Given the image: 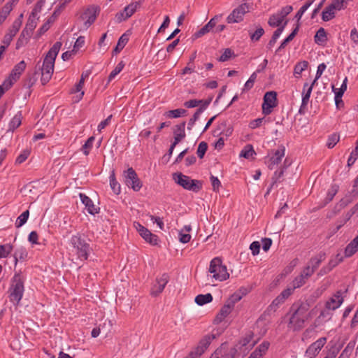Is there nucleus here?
<instances>
[{
  "label": "nucleus",
  "instance_id": "obj_1",
  "mask_svg": "<svg viewBox=\"0 0 358 358\" xmlns=\"http://www.w3.org/2000/svg\"><path fill=\"white\" fill-rule=\"evenodd\" d=\"M62 43L56 42L46 54L42 66L38 65V70L41 71V81L43 85H45L51 79L53 71L56 57L62 47Z\"/></svg>",
  "mask_w": 358,
  "mask_h": 358
},
{
  "label": "nucleus",
  "instance_id": "obj_2",
  "mask_svg": "<svg viewBox=\"0 0 358 358\" xmlns=\"http://www.w3.org/2000/svg\"><path fill=\"white\" fill-rule=\"evenodd\" d=\"M309 305L307 303L293 304L290 311L292 313L289 318L288 327L293 331H299L304 327L306 320L308 319Z\"/></svg>",
  "mask_w": 358,
  "mask_h": 358
},
{
  "label": "nucleus",
  "instance_id": "obj_3",
  "mask_svg": "<svg viewBox=\"0 0 358 358\" xmlns=\"http://www.w3.org/2000/svg\"><path fill=\"white\" fill-rule=\"evenodd\" d=\"M69 256L72 261L86 260L90 252V245L80 236H73L71 239Z\"/></svg>",
  "mask_w": 358,
  "mask_h": 358
},
{
  "label": "nucleus",
  "instance_id": "obj_4",
  "mask_svg": "<svg viewBox=\"0 0 358 358\" xmlns=\"http://www.w3.org/2000/svg\"><path fill=\"white\" fill-rule=\"evenodd\" d=\"M172 178L176 184L181 186L185 189L196 193L202 188V182L200 180L192 179L190 177L180 172L173 173Z\"/></svg>",
  "mask_w": 358,
  "mask_h": 358
},
{
  "label": "nucleus",
  "instance_id": "obj_5",
  "mask_svg": "<svg viewBox=\"0 0 358 358\" xmlns=\"http://www.w3.org/2000/svg\"><path fill=\"white\" fill-rule=\"evenodd\" d=\"M209 272L213 274V278L216 280L223 281L229 277L227 267L222 265L220 258L213 259L210 263Z\"/></svg>",
  "mask_w": 358,
  "mask_h": 358
},
{
  "label": "nucleus",
  "instance_id": "obj_6",
  "mask_svg": "<svg viewBox=\"0 0 358 358\" xmlns=\"http://www.w3.org/2000/svg\"><path fill=\"white\" fill-rule=\"evenodd\" d=\"M13 282L10 288V299L17 304L20 301L24 292V283L19 273L15 274Z\"/></svg>",
  "mask_w": 358,
  "mask_h": 358
},
{
  "label": "nucleus",
  "instance_id": "obj_7",
  "mask_svg": "<svg viewBox=\"0 0 358 358\" xmlns=\"http://www.w3.org/2000/svg\"><path fill=\"white\" fill-rule=\"evenodd\" d=\"M36 25L37 22L36 19L28 18L26 26L16 42V49H19L27 43Z\"/></svg>",
  "mask_w": 358,
  "mask_h": 358
},
{
  "label": "nucleus",
  "instance_id": "obj_8",
  "mask_svg": "<svg viewBox=\"0 0 358 358\" xmlns=\"http://www.w3.org/2000/svg\"><path fill=\"white\" fill-rule=\"evenodd\" d=\"M124 182L134 191L138 192L142 187V182L138 178L136 171L133 168H129L124 171Z\"/></svg>",
  "mask_w": 358,
  "mask_h": 358
},
{
  "label": "nucleus",
  "instance_id": "obj_9",
  "mask_svg": "<svg viewBox=\"0 0 358 358\" xmlns=\"http://www.w3.org/2000/svg\"><path fill=\"white\" fill-rule=\"evenodd\" d=\"M277 106V93L274 91L267 92L264 96L262 103V113L268 115L272 113V110Z\"/></svg>",
  "mask_w": 358,
  "mask_h": 358
},
{
  "label": "nucleus",
  "instance_id": "obj_10",
  "mask_svg": "<svg viewBox=\"0 0 358 358\" xmlns=\"http://www.w3.org/2000/svg\"><path fill=\"white\" fill-rule=\"evenodd\" d=\"M250 7V4L248 3H243L241 4L238 8H235L227 17V22L235 23L242 21L244 15L249 12Z\"/></svg>",
  "mask_w": 358,
  "mask_h": 358
},
{
  "label": "nucleus",
  "instance_id": "obj_11",
  "mask_svg": "<svg viewBox=\"0 0 358 358\" xmlns=\"http://www.w3.org/2000/svg\"><path fill=\"white\" fill-rule=\"evenodd\" d=\"M139 6L140 3L136 1L127 5L122 10L115 14V22L120 23L129 19L136 11Z\"/></svg>",
  "mask_w": 358,
  "mask_h": 358
},
{
  "label": "nucleus",
  "instance_id": "obj_12",
  "mask_svg": "<svg viewBox=\"0 0 358 358\" xmlns=\"http://www.w3.org/2000/svg\"><path fill=\"white\" fill-rule=\"evenodd\" d=\"M99 9L97 6H91L81 14L80 18L84 21V25L88 28L96 19Z\"/></svg>",
  "mask_w": 358,
  "mask_h": 358
},
{
  "label": "nucleus",
  "instance_id": "obj_13",
  "mask_svg": "<svg viewBox=\"0 0 358 358\" xmlns=\"http://www.w3.org/2000/svg\"><path fill=\"white\" fill-rule=\"evenodd\" d=\"M317 80L318 79H316L315 78L310 85H309L307 83H304L303 90L302 92V101L299 110L300 114H304L306 113L307 105L308 103L313 86Z\"/></svg>",
  "mask_w": 358,
  "mask_h": 358
},
{
  "label": "nucleus",
  "instance_id": "obj_14",
  "mask_svg": "<svg viewBox=\"0 0 358 358\" xmlns=\"http://www.w3.org/2000/svg\"><path fill=\"white\" fill-rule=\"evenodd\" d=\"M169 280V276L167 273H163L161 277L157 278L151 288L150 294L154 296H158L163 292Z\"/></svg>",
  "mask_w": 358,
  "mask_h": 358
},
{
  "label": "nucleus",
  "instance_id": "obj_15",
  "mask_svg": "<svg viewBox=\"0 0 358 358\" xmlns=\"http://www.w3.org/2000/svg\"><path fill=\"white\" fill-rule=\"evenodd\" d=\"M312 275L313 269H310V266H306L301 273L292 280L293 289L302 287Z\"/></svg>",
  "mask_w": 358,
  "mask_h": 358
},
{
  "label": "nucleus",
  "instance_id": "obj_16",
  "mask_svg": "<svg viewBox=\"0 0 358 358\" xmlns=\"http://www.w3.org/2000/svg\"><path fill=\"white\" fill-rule=\"evenodd\" d=\"M326 341V338L322 337L312 343L306 351V357L315 358L324 345Z\"/></svg>",
  "mask_w": 358,
  "mask_h": 358
},
{
  "label": "nucleus",
  "instance_id": "obj_17",
  "mask_svg": "<svg viewBox=\"0 0 358 358\" xmlns=\"http://www.w3.org/2000/svg\"><path fill=\"white\" fill-rule=\"evenodd\" d=\"M285 147L282 146L280 149L275 152L273 156L269 158L268 162H266L267 166L269 169L273 170L275 166L281 162L282 157L285 156Z\"/></svg>",
  "mask_w": 358,
  "mask_h": 358
},
{
  "label": "nucleus",
  "instance_id": "obj_18",
  "mask_svg": "<svg viewBox=\"0 0 358 358\" xmlns=\"http://www.w3.org/2000/svg\"><path fill=\"white\" fill-rule=\"evenodd\" d=\"M20 28V22L14 21L8 32L4 36L2 41L3 44L9 45L13 37L16 35Z\"/></svg>",
  "mask_w": 358,
  "mask_h": 358
},
{
  "label": "nucleus",
  "instance_id": "obj_19",
  "mask_svg": "<svg viewBox=\"0 0 358 358\" xmlns=\"http://www.w3.org/2000/svg\"><path fill=\"white\" fill-rule=\"evenodd\" d=\"M343 302V299L341 296V292L338 291L326 303V308L334 310L339 308Z\"/></svg>",
  "mask_w": 358,
  "mask_h": 358
},
{
  "label": "nucleus",
  "instance_id": "obj_20",
  "mask_svg": "<svg viewBox=\"0 0 358 358\" xmlns=\"http://www.w3.org/2000/svg\"><path fill=\"white\" fill-rule=\"evenodd\" d=\"M234 309L231 303L227 302L222 307L220 312L215 318V322L216 324L220 323L227 316L229 315L231 310Z\"/></svg>",
  "mask_w": 358,
  "mask_h": 358
},
{
  "label": "nucleus",
  "instance_id": "obj_21",
  "mask_svg": "<svg viewBox=\"0 0 358 358\" xmlns=\"http://www.w3.org/2000/svg\"><path fill=\"white\" fill-rule=\"evenodd\" d=\"M215 338V335L213 334L204 336L199 341L196 349H197L198 351L201 352L203 354L205 352V350L208 348L212 341Z\"/></svg>",
  "mask_w": 358,
  "mask_h": 358
},
{
  "label": "nucleus",
  "instance_id": "obj_22",
  "mask_svg": "<svg viewBox=\"0 0 358 358\" xmlns=\"http://www.w3.org/2000/svg\"><path fill=\"white\" fill-rule=\"evenodd\" d=\"M13 257L15 266H16L18 262L26 261L28 257V252L27 249L24 246H20L19 248H16L13 254Z\"/></svg>",
  "mask_w": 358,
  "mask_h": 358
},
{
  "label": "nucleus",
  "instance_id": "obj_23",
  "mask_svg": "<svg viewBox=\"0 0 358 358\" xmlns=\"http://www.w3.org/2000/svg\"><path fill=\"white\" fill-rule=\"evenodd\" d=\"M186 122H182V123L176 126V129L173 131L174 134V141L173 142L175 144H178L185 137V127Z\"/></svg>",
  "mask_w": 358,
  "mask_h": 358
},
{
  "label": "nucleus",
  "instance_id": "obj_24",
  "mask_svg": "<svg viewBox=\"0 0 358 358\" xmlns=\"http://www.w3.org/2000/svg\"><path fill=\"white\" fill-rule=\"evenodd\" d=\"M131 34V33L130 30H127L125 33H124L120 37L117 45L115 46V49H113V51L116 52H120L128 43Z\"/></svg>",
  "mask_w": 358,
  "mask_h": 358
},
{
  "label": "nucleus",
  "instance_id": "obj_25",
  "mask_svg": "<svg viewBox=\"0 0 358 358\" xmlns=\"http://www.w3.org/2000/svg\"><path fill=\"white\" fill-rule=\"evenodd\" d=\"M25 68L26 63L24 61L20 62L14 66L13 69L12 70L10 74L11 78H13L14 80H17L20 78L22 73L24 71Z\"/></svg>",
  "mask_w": 358,
  "mask_h": 358
},
{
  "label": "nucleus",
  "instance_id": "obj_26",
  "mask_svg": "<svg viewBox=\"0 0 358 358\" xmlns=\"http://www.w3.org/2000/svg\"><path fill=\"white\" fill-rule=\"evenodd\" d=\"M141 236L148 243L152 245H156L158 244V236L152 233L148 229L144 230L141 234Z\"/></svg>",
  "mask_w": 358,
  "mask_h": 358
},
{
  "label": "nucleus",
  "instance_id": "obj_27",
  "mask_svg": "<svg viewBox=\"0 0 358 358\" xmlns=\"http://www.w3.org/2000/svg\"><path fill=\"white\" fill-rule=\"evenodd\" d=\"M325 259V254L324 253H320L316 257H314L310 259V269H313V274L314 273L315 271L319 267L320 264L322 262H323Z\"/></svg>",
  "mask_w": 358,
  "mask_h": 358
},
{
  "label": "nucleus",
  "instance_id": "obj_28",
  "mask_svg": "<svg viewBox=\"0 0 358 358\" xmlns=\"http://www.w3.org/2000/svg\"><path fill=\"white\" fill-rule=\"evenodd\" d=\"M284 176V169H280V170H277L274 172L273 176H272V182L270 187L268 189L266 194H269L272 187L277 183L282 181V177Z\"/></svg>",
  "mask_w": 358,
  "mask_h": 358
},
{
  "label": "nucleus",
  "instance_id": "obj_29",
  "mask_svg": "<svg viewBox=\"0 0 358 358\" xmlns=\"http://www.w3.org/2000/svg\"><path fill=\"white\" fill-rule=\"evenodd\" d=\"M358 251V241L355 238L346 246L345 249V257H352Z\"/></svg>",
  "mask_w": 358,
  "mask_h": 358
},
{
  "label": "nucleus",
  "instance_id": "obj_30",
  "mask_svg": "<svg viewBox=\"0 0 358 358\" xmlns=\"http://www.w3.org/2000/svg\"><path fill=\"white\" fill-rule=\"evenodd\" d=\"M315 42L318 45H323L327 41V33L325 29L322 27L320 28L316 32L315 37Z\"/></svg>",
  "mask_w": 358,
  "mask_h": 358
},
{
  "label": "nucleus",
  "instance_id": "obj_31",
  "mask_svg": "<svg viewBox=\"0 0 358 358\" xmlns=\"http://www.w3.org/2000/svg\"><path fill=\"white\" fill-rule=\"evenodd\" d=\"M13 3L7 2L0 10V24L6 20L10 11L13 10Z\"/></svg>",
  "mask_w": 358,
  "mask_h": 358
},
{
  "label": "nucleus",
  "instance_id": "obj_32",
  "mask_svg": "<svg viewBox=\"0 0 358 358\" xmlns=\"http://www.w3.org/2000/svg\"><path fill=\"white\" fill-rule=\"evenodd\" d=\"M336 10H334L330 5L325 8L322 13V19L324 22H328L335 17Z\"/></svg>",
  "mask_w": 358,
  "mask_h": 358
},
{
  "label": "nucleus",
  "instance_id": "obj_33",
  "mask_svg": "<svg viewBox=\"0 0 358 358\" xmlns=\"http://www.w3.org/2000/svg\"><path fill=\"white\" fill-rule=\"evenodd\" d=\"M284 19L277 13L270 16L268 24L272 27H280Z\"/></svg>",
  "mask_w": 358,
  "mask_h": 358
},
{
  "label": "nucleus",
  "instance_id": "obj_34",
  "mask_svg": "<svg viewBox=\"0 0 358 358\" xmlns=\"http://www.w3.org/2000/svg\"><path fill=\"white\" fill-rule=\"evenodd\" d=\"M358 196V194H354L352 189L349 192L344 198H343L339 202V206L341 208L346 207L348 205L351 203L355 198Z\"/></svg>",
  "mask_w": 358,
  "mask_h": 358
},
{
  "label": "nucleus",
  "instance_id": "obj_35",
  "mask_svg": "<svg viewBox=\"0 0 358 358\" xmlns=\"http://www.w3.org/2000/svg\"><path fill=\"white\" fill-rule=\"evenodd\" d=\"M264 29L262 27H257L256 30L254 31L250 30L249 36L250 40L253 42H257L259 41L261 37L264 34Z\"/></svg>",
  "mask_w": 358,
  "mask_h": 358
},
{
  "label": "nucleus",
  "instance_id": "obj_36",
  "mask_svg": "<svg viewBox=\"0 0 358 358\" xmlns=\"http://www.w3.org/2000/svg\"><path fill=\"white\" fill-rule=\"evenodd\" d=\"M187 114V110L182 108H178L175 110H171L165 113V115L169 118H177L182 116H185Z\"/></svg>",
  "mask_w": 358,
  "mask_h": 358
},
{
  "label": "nucleus",
  "instance_id": "obj_37",
  "mask_svg": "<svg viewBox=\"0 0 358 358\" xmlns=\"http://www.w3.org/2000/svg\"><path fill=\"white\" fill-rule=\"evenodd\" d=\"M213 296L211 294H199L195 297V302L199 306H203L207 303L212 301Z\"/></svg>",
  "mask_w": 358,
  "mask_h": 358
},
{
  "label": "nucleus",
  "instance_id": "obj_38",
  "mask_svg": "<svg viewBox=\"0 0 358 358\" xmlns=\"http://www.w3.org/2000/svg\"><path fill=\"white\" fill-rule=\"evenodd\" d=\"M299 31V26H297L292 31V33L285 38L283 40V41L281 43L280 46L276 50L275 52H280L282 49L285 48V46L288 43H289L291 41L293 40V38L296 35L297 32Z\"/></svg>",
  "mask_w": 358,
  "mask_h": 358
},
{
  "label": "nucleus",
  "instance_id": "obj_39",
  "mask_svg": "<svg viewBox=\"0 0 358 358\" xmlns=\"http://www.w3.org/2000/svg\"><path fill=\"white\" fill-rule=\"evenodd\" d=\"M308 66V62L307 61H303L297 63L294 69V75L296 78H299L301 73L305 71Z\"/></svg>",
  "mask_w": 358,
  "mask_h": 358
},
{
  "label": "nucleus",
  "instance_id": "obj_40",
  "mask_svg": "<svg viewBox=\"0 0 358 358\" xmlns=\"http://www.w3.org/2000/svg\"><path fill=\"white\" fill-rule=\"evenodd\" d=\"M45 3V0H38L36 2V5H35L32 12L31 13V14H30V15L29 17V18L36 19V21H37L38 20V17L36 18L37 13H40L41 11L42 8L44 6Z\"/></svg>",
  "mask_w": 358,
  "mask_h": 358
},
{
  "label": "nucleus",
  "instance_id": "obj_41",
  "mask_svg": "<svg viewBox=\"0 0 358 358\" xmlns=\"http://www.w3.org/2000/svg\"><path fill=\"white\" fill-rule=\"evenodd\" d=\"M22 115L21 112H18L11 120L10 122V129L14 130L17 128L22 122Z\"/></svg>",
  "mask_w": 358,
  "mask_h": 358
},
{
  "label": "nucleus",
  "instance_id": "obj_42",
  "mask_svg": "<svg viewBox=\"0 0 358 358\" xmlns=\"http://www.w3.org/2000/svg\"><path fill=\"white\" fill-rule=\"evenodd\" d=\"M13 250L11 244L0 245V258L7 257Z\"/></svg>",
  "mask_w": 358,
  "mask_h": 358
},
{
  "label": "nucleus",
  "instance_id": "obj_43",
  "mask_svg": "<svg viewBox=\"0 0 358 358\" xmlns=\"http://www.w3.org/2000/svg\"><path fill=\"white\" fill-rule=\"evenodd\" d=\"M29 215V213L28 210L23 212L17 219L15 222L16 227L19 228L22 227L27 222Z\"/></svg>",
  "mask_w": 358,
  "mask_h": 358
},
{
  "label": "nucleus",
  "instance_id": "obj_44",
  "mask_svg": "<svg viewBox=\"0 0 358 358\" xmlns=\"http://www.w3.org/2000/svg\"><path fill=\"white\" fill-rule=\"evenodd\" d=\"M67 1H65L61 4L59 5V6L55 10L52 15L48 18L50 20V22H54L57 17L59 15L62 10L64 9L66 6V3Z\"/></svg>",
  "mask_w": 358,
  "mask_h": 358
},
{
  "label": "nucleus",
  "instance_id": "obj_45",
  "mask_svg": "<svg viewBox=\"0 0 358 358\" xmlns=\"http://www.w3.org/2000/svg\"><path fill=\"white\" fill-rule=\"evenodd\" d=\"M340 137L337 134H333L328 138L327 145L329 148H333L339 141Z\"/></svg>",
  "mask_w": 358,
  "mask_h": 358
},
{
  "label": "nucleus",
  "instance_id": "obj_46",
  "mask_svg": "<svg viewBox=\"0 0 358 358\" xmlns=\"http://www.w3.org/2000/svg\"><path fill=\"white\" fill-rule=\"evenodd\" d=\"M207 149H208L207 143L202 141L199 144L196 154L200 159H202L204 157Z\"/></svg>",
  "mask_w": 358,
  "mask_h": 358
},
{
  "label": "nucleus",
  "instance_id": "obj_47",
  "mask_svg": "<svg viewBox=\"0 0 358 358\" xmlns=\"http://www.w3.org/2000/svg\"><path fill=\"white\" fill-rule=\"evenodd\" d=\"M210 31H211L210 29L206 24L202 28H201L199 30L196 31L193 34L192 37L194 39L199 38L203 36V35L206 34L207 33L210 32Z\"/></svg>",
  "mask_w": 358,
  "mask_h": 358
},
{
  "label": "nucleus",
  "instance_id": "obj_48",
  "mask_svg": "<svg viewBox=\"0 0 358 358\" xmlns=\"http://www.w3.org/2000/svg\"><path fill=\"white\" fill-rule=\"evenodd\" d=\"M94 141V137H90L87 141L85 143V144L82 147V150L85 155H87L90 152V149L92 147L93 141Z\"/></svg>",
  "mask_w": 358,
  "mask_h": 358
},
{
  "label": "nucleus",
  "instance_id": "obj_49",
  "mask_svg": "<svg viewBox=\"0 0 358 358\" xmlns=\"http://www.w3.org/2000/svg\"><path fill=\"white\" fill-rule=\"evenodd\" d=\"M106 36H107V33H105L102 35V36L99 39L98 45H99V50L101 53H104L105 52L107 51V50L108 48V47L104 42Z\"/></svg>",
  "mask_w": 358,
  "mask_h": 358
},
{
  "label": "nucleus",
  "instance_id": "obj_50",
  "mask_svg": "<svg viewBox=\"0 0 358 358\" xmlns=\"http://www.w3.org/2000/svg\"><path fill=\"white\" fill-rule=\"evenodd\" d=\"M234 55V52L230 48L224 50L222 55L218 59L219 62H224L229 59Z\"/></svg>",
  "mask_w": 358,
  "mask_h": 358
},
{
  "label": "nucleus",
  "instance_id": "obj_51",
  "mask_svg": "<svg viewBox=\"0 0 358 358\" xmlns=\"http://www.w3.org/2000/svg\"><path fill=\"white\" fill-rule=\"evenodd\" d=\"M30 151L29 150H24L17 157L15 160L16 164H20L23 163L29 156Z\"/></svg>",
  "mask_w": 358,
  "mask_h": 358
},
{
  "label": "nucleus",
  "instance_id": "obj_52",
  "mask_svg": "<svg viewBox=\"0 0 358 358\" xmlns=\"http://www.w3.org/2000/svg\"><path fill=\"white\" fill-rule=\"evenodd\" d=\"M330 6L336 11L341 10L346 7L342 0L333 1V2L330 4Z\"/></svg>",
  "mask_w": 358,
  "mask_h": 358
},
{
  "label": "nucleus",
  "instance_id": "obj_53",
  "mask_svg": "<svg viewBox=\"0 0 358 358\" xmlns=\"http://www.w3.org/2000/svg\"><path fill=\"white\" fill-rule=\"evenodd\" d=\"M255 153V151L252 148V145L246 146L240 154L241 157H243L245 158H249Z\"/></svg>",
  "mask_w": 358,
  "mask_h": 358
},
{
  "label": "nucleus",
  "instance_id": "obj_54",
  "mask_svg": "<svg viewBox=\"0 0 358 358\" xmlns=\"http://www.w3.org/2000/svg\"><path fill=\"white\" fill-rule=\"evenodd\" d=\"M210 180L211 185L213 187V190L214 192H218L220 187L221 185V182H220V180L217 177H215L213 175L210 177Z\"/></svg>",
  "mask_w": 358,
  "mask_h": 358
},
{
  "label": "nucleus",
  "instance_id": "obj_55",
  "mask_svg": "<svg viewBox=\"0 0 358 358\" xmlns=\"http://www.w3.org/2000/svg\"><path fill=\"white\" fill-rule=\"evenodd\" d=\"M179 241L182 243H187L191 239V236L187 233H184L183 230H180L178 233Z\"/></svg>",
  "mask_w": 358,
  "mask_h": 358
},
{
  "label": "nucleus",
  "instance_id": "obj_56",
  "mask_svg": "<svg viewBox=\"0 0 358 358\" xmlns=\"http://www.w3.org/2000/svg\"><path fill=\"white\" fill-rule=\"evenodd\" d=\"M203 102V100H197V99H191L189 101H185L184 103V106L186 108H195L200 105Z\"/></svg>",
  "mask_w": 358,
  "mask_h": 358
},
{
  "label": "nucleus",
  "instance_id": "obj_57",
  "mask_svg": "<svg viewBox=\"0 0 358 358\" xmlns=\"http://www.w3.org/2000/svg\"><path fill=\"white\" fill-rule=\"evenodd\" d=\"M293 10V7L292 6H286L278 12V13L282 17V18L285 19V17L289 14Z\"/></svg>",
  "mask_w": 358,
  "mask_h": 358
},
{
  "label": "nucleus",
  "instance_id": "obj_58",
  "mask_svg": "<svg viewBox=\"0 0 358 358\" xmlns=\"http://www.w3.org/2000/svg\"><path fill=\"white\" fill-rule=\"evenodd\" d=\"M85 208H87V212L92 215L98 213L99 211V208L96 207L92 201H91V203H87V205H85Z\"/></svg>",
  "mask_w": 358,
  "mask_h": 358
},
{
  "label": "nucleus",
  "instance_id": "obj_59",
  "mask_svg": "<svg viewBox=\"0 0 358 358\" xmlns=\"http://www.w3.org/2000/svg\"><path fill=\"white\" fill-rule=\"evenodd\" d=\"M264 121V117L257 118L255 120H253L250 121V122L249 124V127L252 129H256V128L260 127Z\"/></svg>",
  "mask_w": 358,
  "mask_h": 358
},
{
  "label": "nucleus",
  "instance_id": "obj_60",
  "mask_svg": "<svg viewBox=\"0 0 358 358\" xmlns=\"http://www.w3.org/2000/svg\"><path fill=\"white\" fill-rule=\"evenodd\" d=\"M250 249L252 254L255 256L259 253L260 244L258 241H254L250 244Z\"/></svg>",
  "mask_w": 358,
  "mask_h": 358
},
{
  "label": "nucleus",
  "instance_id": "obj_61",
  "mask_svg": "<svg viewBox=\"0 0 358 358\" xmlns=\"http://www.w3.org/2000/svg\"><path fill=\"white\" fill-rule=\"evenodd\" d=\"M269 346H270L269 342L264 341L262 343H261L258 346V348L256 350L263 355L268 350Z\"/></svg>",
  "mask_w": 358,
  "mask_h": 358
},
{
  "label": "nucleus",
  "instance_id": "obj_62",
  "mask_svg": "<svg viewBox=\"0 0 358 358\" xmlns=\"http://www.w3.org/2000/svg\"><path fill=\"white\" fill-rule=\"evenodd\" d=\"M37 71H35L34 73V74L32 76H29L26 80V85L29 87H32L36 81L37 80V77H36V74H37Z\"/></svg>",
  "mask_w": 358,
  "mask_h": 358
},
{
  "label": "nucleus",
  "instance_id": "obj_63",
  "mask_svg": "<svg viewBox=\"0 0 358 358\" xmlns=\"http://www.w3.org/2000/svg\"><path fill=\"white\" fill-rule=\"evenodd\" d=\"M53 22H50V20L48 19V20L46 21L45 23H44L42 27L40 28V29L38 30V36H41L42 34H43L45 32H46L50 27V24H52Z\"/></svg>",
  "mask_w": 358,
  "mask_h": 358
},
{
  "label": "nucleus",
  "instance_id": "obj_64",
  "mask_svg": "<svg viewBox=\"0 0 358 358\" xmlns=\"http://www.w3.org/2000/svg\"><path fill=\"white\" fill-rule=\"evenodd\" d=\"M285 300H283L279 295L272 301L271 304L269 306L271 309H275L278 307L279 305L283 303Z\"/></svg>",
  "mask_w": 358,
  "mask_h": 358
}]
</instances>
